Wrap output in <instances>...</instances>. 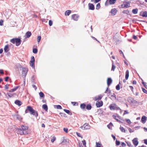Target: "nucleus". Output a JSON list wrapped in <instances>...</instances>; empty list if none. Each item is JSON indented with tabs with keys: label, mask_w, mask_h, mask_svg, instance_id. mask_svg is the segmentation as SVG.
I'll list each match as a JSON object with an SVG mask.
<instances>
[{
	"label": "nucleus",
	"mask_w": 147,
	"mask_h": 147,
	"mask_svg": "<svg viewBox=\"0 0 147 147\" xmlns=\"http://www.w3.org/2000/svg\"><path fill=\"white\" fill-rule=\"evenodd\" d=\"M146 117L145 116H143L142 117L141 122L143 124H144L145 123L146 120Z\"/></svg>",
	"instance_id": "19"
},
{
	"label": "nucleus",
	"mask_w": 147,
	"mask_h": 147,
	"mask_svg": "<svg viewBox=\"0 0 147 147\" xmlns=\"http://www.w3.org/2000/svg\"><path fill=\"white\" fill-rule=\"evenodd\" d=\"M56 106L57 108V109H62V107L60 105H57Z\"/></svg>",
	"instance_id": "53"
},
{
	"label": "nucleus",
	"mask_w": 147,
	"mask_h": 147,
	"mask_svg": "<svg viewBox=\"0 0 147 147\" xmlns=\"http://www.w3.org/2000/svg\"><path fill=\"white\" fill-rule=\"evenodd\" d=\"M129 113V112L127 110H125L124 111V113H123V115H124L126 114H128Z\"/></svg>",
	"instance_id": "56"
},
{
	"label": "nucleus",
	"mask_w": 147,
	"mask_h": 147,
	"mask_svg": "<svg viewBox=\"0 0 147 147\" xmlns=\"http://www.w3.org/2000/svg\"><path fill=\"white\" fill-rule=\"evenodd\" d=\"M126 143L127 144V145L129 147H131V144L129 142H126Z\"/></svg>",
	"instance_id": "50"
},
{
	"label": "nucleus",
	"mask_w": 147,
	"mask_h": 147,
	"mask_svg": "<svg viewBox=\"0 0 147 147\" xmlns=\"http://www.w3.org/2000/svg\"><path fill=\"white\" fill-rule=\"evenodd\" d=\"M63 131L65 132L66 133H67L68 131V129L67 128H64L63 129Z\"/></svg>",
	"instance_id": "54"
},
{
	"label": "nucleus",
	"mask_w": 147,
	"mask_h": 147,
	"mask_svg": "<svg viewBox=\"0 0 147 147\" xmlns=\"http://www.w3.org/2000/svg\"><path fill=\"white\" fill-rule=\"evenodd\" d=\"M109 90H110L109 89V88H108V87L106 89V91L105 92V93H107L108 92H109Z\"/></svg>",
	"instance_id": "61"
},
{
	"label": "nucleus",
	"mask_w": 147,
	"mask_h": 147,
	"mask_svg": "<svg viewBox=\"0 0 147 147\" xmlns=\"http://www.w3.org/2000/svg\"><path fill=\"white\" fill-rule=\"evenodd\" d=\"M37 39L38 42H40L41 39V36H38L37 37Z\"/></svg>",
	"instance_id": "47"
},
{
	"label": "nucleus",
	"mask_w": 147,
	"mask_h": 147,
	"mask_svg": "<svg viewBox=\"0 0 147 147\" xmlns=\"http://www.w3.org/2000/svg\"><path fill=\"white\" fill-rule=\"evenodd\" d=\"M102 96L101 95H98V96H96L95 97L94 100L96 101L97 100H100L102 98Z\"/></svg>",
	"instance_id": "22"
},
{
	"label": "nucleus",
	"mask_w": 147,
	"mask_h": 147,
	"mask_svg": "<svg viewBox=\"0 0 147 147\" xmlns=\"http://www.w3.org/2000/svg\"><path fill=\"white\" fill-rule=\"evenodd\" d=\"M101 144L99 142H96V147H101Z\"/></svg>",
	"instance_id": "41"
},
{
	"label": "nucleus",
	"mask_w": 147,
	"mask_h": 147,
	"mask_svg": "<svg viewBox=\"0 0 147 147\" xmlns=\"http://www.w3.org/2000/svg\"><path fill=\"white\" fill-rule=\"evenodd\" d=\"M113 126V123L111 122H110L109 124L107 125V127L110 129H112V128L111 127V126Z\"/></svg>",
	"instance_id": "31"
},
{
	"label": "nucleus",
	"mask_w": 147,
	"mask_h": 147,
	"mask_svg": "<svg viewBox=\"0 0 147 147\" xmlns=\"http://www.w3.org/2000/svg\"><path fill=\"white\" fill-rule=\"evenodd\" d=\"M122 12L123 13L126 14L127 15H128L129 13V11L128 9L126 10H124Z\"/></svg>",
	"instance_id": "35"
},
{
	"label": "nucleus",
	"mask_w": 147,
	"mask_h": 147,
	"mask_svg": "<svg viewBox=\"0 0 147 147\" xmlns=\"http://www.w3.org/2000/svg\"><path fill=\"white\" fill-rule=\"evenodd\" d=\"M138 9L137 8L134 9L132 10V12L134 14H136L138 13Z\"/></svg>",
	"instance_id": "30"
},
{
	"label": "nucleus",
	"mask_w": 147,
	"mask_h": 147,
	"mask_svg": "<svg viewBox=\"0 0 147 147\" xmlns=\"http://www.w3.org/2000/svg\"><path fill=\"white\" fill-rule=\"evenodd\" d=\"M59 115L61 116V117H64L65 118L67 117L65 113H60Z\"/></svg>",
	"instance_id": "32"
},
{
	"label": "nucleus",
	"mask_w": 147,
	"mask_h": 147,
	"mask_svg": "<svg viewBox=\"0 0 147 147\" xmlns=\"http://www.w3.org/2000/svg\"><path fill=\"white\" fill-rule=\"evenodd\" d=\"M9 51V45H6L4 48V51L5 53Z\"/></svg>",
	"instance_id": "23"
},
{
	"label": "nucleus",
	"mask_w": 147,
	"mask_h": 147,
	"mask_svg": "<svg viewBox=\"0 0 147 147\" xmlns=\"http://www.w3.org/2000/svg\"><path fill=\"white\" fill-rule=\"evenodd\" d=\"M29 112L31 115L35 116L36 117L38 116V112L33 109L32 107L30 106H28L27 107L25 111V113H27Z\"/></svg>",
	"instance_id": "2"
},
{
	"label": "nucleus",
	"mask_w": 147,
	"mask_h": 147,
	"mask_svg": "<svg viewBox=\"0 0 147 147\" xmlns=\"http://www.w3.org/2000/svg\"><path fill=\"white\" fill-rule=\"evenodd\" d=\"M0 74H1L2 75H3L4 74V72L3 69H0Z\"/></svg>",
	"instance_id": "58"
},
{
	"label": "nucleus",
	"mask_w": 147,
	"mask_h": 147,
	"mask_svg": "<svg viewBox=\"0 0 147 147\" xmlns=\"http://www.w3.org/2000/svg\"><path fill=\"white\" fill-rule=\"evenodd\" d=\"M88 7L89 10H93L95 9L94 5L92 3H89L88 4Z\"/></svg>",
	"instance_id": "11"
},
{
	"label": "nucleus",
	"mask_w": 147,
	"mask_h": 147,
	"mask_svg": "<svg viewBox=\"0 0 147 147\" xmlns=\"http://www.w3.org/2000/svg\"><path fill=\"white\" fill-rule=\"evenodd\" d=\"M86 109L88 110H90L92 108V106L90 104H88L86 105Z\"/></svg>",
	"instance_id": "28"
},
{
	"label": "nucleus",
	"mask_w": 147,
	"mask_h": 147,
	"mask_svg": "<svg viewBox=\"0 0 147 147\" xmlns=\"http://www.w3.org/2000/svg\"><path fill=\"white\" fill-rule=\"evenodd\" d=\"M63 111L69 115H72V113L71 111H70L69 110H67L65 109H63Z\"/></svg>",
	"instance_id": "25"
},
{
	"label": "nucleus",
	"mask_w": 147,
	"mask_h": 147,
	"mask_svg": "<svg viewBox=\"0 0 147 147\" xmlns=\"http://www.w3.org/2000/svg\"><path fill=\"white\" fill-rule=\"evenodd\" d=\"M71 13V10H67L65 12V15L66 16H69Z\"/></svg>",
	"instance_id": "29"
},
{
	"label": "nucleus",
	"mask_w": 147,
	"mask_h": 147,
	"mask_svg": "<svg viewBox=\"0 0 147 147\" xmlns=\"http://www.w3.org/2000/svg\"><path fill=\"white\" fill-rule=\"evenodd\" d=\"M129 3L128 2H125L123 3V4L121 5V6L123 8H127L130 7Z\"/></svg>",
	"instance_id": "7"
},
{
	"label": "nucleus",
	"mask_w": 147,
	"mask_h": 147,
	"mask_svg": "<svg viewBox=\"0 0 147 147\" xmlns=\"http://www.w3.org/2000/svg\"><path fill=\"white\" fill-rule=\"evenodd\" d=\"M38 52V50L36 48L33 49V53L34 54H36Z\"/></svg>",
	"instance_id": "39"
},
{
	"label": "nucleus",
	"mask_w": 147,
	"mask_h": 147,
	"mask_svg": "<svg viewBox=\"0 0 147 147\" xmlns=\"http://www.w3.org/2000/svg\"><path fill=\"white\" fill-rule=\"evenodd\" d=\"M21 41V38L19 37L13 38L10 40V42L13 44H15V43L16 45L17 46H18L20 45Z\"/></svg>",
	"instance_id": "3"
},
{
	"label": "nucleus",
	"mask_w": 147,
	"mask_h": 147,
	"mask_svg": "<svg viewBox=\"0 0 147 147\" xmlns=\"http://www.w3.org/2000/svg\"><path fill=\"white\" fill-rule=\"evenodd\" d=\"M117 12V10L115 8H114L111 10L110 13L111 14V15L112 16H114L116 15Z\"/></svg>",
	"instance_id": "14"
},
{
	"label": "nucleus",
	"mask_w": 147,
	"mask_h": 147,
	"mask_svg": "<svg viewBox=\"0 0 147 147\" xmlns=\"http://www.w3.org/2000/svg\"><path fill=\"white\" fill-rule=\"evenodd\" d=\"M31 35L32 33L31 32L29 31H28L26 33V38H29L31 36Z\"/></svg>",
	"instance_id": "20"
},
{
	"label": "nucleus",
	"mask_w": 147,
	"mask_h": 147,
	"mask_svg": "<svg viewBox=\"0 0 147 147\" xmlns=\"http://www.w3.org/2000/svg\"><path fill=\"white\" fill-rule=\"evenodd\" d=\"M4 94H5V96H7V95L10 98L11 97L13 96V95L12 94H9L8 93H4Z\"/></svg>",
	"instance_id": "38"
},
{
	"label": "nucleus",
	"mask_w": 147,
	"mask_h": 147,
	"mask_svg": "<svg viewBox=\"0 0 147 147\" xmlns=\"http://www.w3.org/2000/svg\"><path fill=\"white\" fill-rule=\"evenodd\" d=\"M16 66L17 68L22 67L21 65L19 63L17 64L16 65Z\"/></svg>",
	"instance_id": "57"
},
{
	"label": "nucleus",
	"mask_w": 147,
	"mask_h": 147,
	"mask_svg": "<svg viewBox=\"0 0 147 147\" xmlns=\"http://www.w3.org/2000/svg\"><path fill=\"white\" fill-rule=\"evenodd\" d=\"M9 77L8 76H7L5 78V82H7L8 81V80L9 79Z\"/></svg>",
	"instance_id": "64"
},
{
	"label": "nucleus",
	"mask_w": 147,
	"mask_h": 147,
	"mask_svg": "<svg viewBox=\"0 0 147 147\" xmlns=\"http://www.w3.org/2000/svg\"><path fill=\"white\" fill-rule=\"evenodd\" d=\"M101 0H91V2H94V3H97L100 1Z\"/></svg>",
	"instance_id": "42"
},
{
	"label": "nucleus",
	"mask_w": 147,
	"mask_h": 147,
	"mask_svg": "<svg viewBox=\"0 0 147 147\" xmlns=\"http://www.w3.org/2000/svg\"><path fill=\"white\" fill-rule=\"evenodd\" d=\"M13 117L20 121H22V117L18 114H16L13 115Z\"/></svg>",
	"instance_id": "8"
},
{
	"label": "nucleus",
	"mask_w": 147,
	"mask_h": 147,
	"mask_svg": "<svg viewBox=\"0 0 147 147\" xmlns=\"http://www.w3.org/2000/svg\"><path fill=\"white\" fill-rule=\"evenodd\" d=\"M82 144L85 147H86V140H83L82 141Z\"/></svg>",
	"instance_id": "44"
},
{
	"label": "nucleus",
	"mask_w": 147,
	"mask_h": 147,
	"mask_svg": "<svg viewBox=\"0 0 147 147\" xmlns=\"http://www.w3.org/2000/svg\"><path fill=\"white\" fill-rule=\"evenodd\" d=\"M129 77V71L128 70L126 71L125 72V79L126 80H127Z\"/></svg>",
	"instance_id": "26"
},
{
	"label": "nucleus",
	"mask_w": 147,
	"mask_h": 147,
	"mask_svg": "<svg viewBox=\"0 0 147 147\" xmlns=\"http://www.w3.org/2000/svg\"><path fill=\"white\" fill-rule=\"evenodd\" d=\"M131 102L132 103H133V104H138L139 103V102L136 100H134V99H133L132 100H131Z\"/></svg>",
	"instance_id": "34"
},
{
	"label": "nucleus",
	"mask_w": 147,
	"mask_h": 147,
	"mask_svg": "<svg viewBox=\"0 0 147 147\" xmlns=\"http://www.w3.org/2000/svg\"><path fill=\"white\" fill-rule=\"evenodd\" d=\"M115 144L116 145L118 146L120 144V142L119 141L116 140L115 141Z\"/></svg>",
	"instance_id": "46"
},
{
	"label": "nucleus",
	"mask_w": 147,
	"mask_h": 147,
	"mask_svg": "<svg viewBox=\"0 0 147 147\" xmlns=\"http://www.w3.org/2000/svg\"><path fill=\"white\" fill-rule=\"evenodd\" d=\"M115 110H121V109H120V108L117 105L116 107Z\"/></svg>",
	"instance_id": "62"
},
{
	"label": "nucleus",
	"mask_w": 147,
	"mask_h": 147,
	"mask_svg": "<svg viewBox=\"0 0 147 147\" xmlns=\"http://www.w3.org/2000/svg\"><path fill=\"white\" fill-rule=\"evenodd\" d=\"M3 21L2 20H0V26H2L3 25Z\"/></svg>",
	"instance_id": "59"
},
{
	"label": "nucleus",
	"mask_w": 147,
	"mask_h": 147,
	"mask_svg": "<svg viewBox=\"0 0 147 147\" xmlns=\"http://www.w3.org/2000/svg\"><path fill=\"white\" fill-rule=\"evenodd\" d=\"M9 84H7L5 86L4 88L6 89H7L9 88Z\"/></svg>",
	"instance_id": "49"
},
{
	"label": "nucleus",
	"mask_w": 147,
	"mask_h": 147,
	"mask_svg": "<svg viewBox=\"0 0 147 147\" xmlns=\"http://www.w3.org/2000/svg\"><path fill=\"white\" fill-rule=\"evenodd\" d=\"M112 62H113V63H112V68H111V70L112 71H114L115 69V66L114 65V64L113 61H112Z\"/></svg>",
	"instance_id": "40"
},
{
	"label": "nucleus",
	"mask_w": 147,
	"mask_h": 147,
	"mask_svg": "<svg viewBox=\"0 0 147 147\" xmlns=\"http://www.w3.org/2000/svg\"><path fill=\"white\" fill-rule=\"evenodd\" d=\"M28 127L22 125L21 128L16 129V131L17 134H19L20 135H26L28 133Z\"/></svg>",
	"instance_id": "1"
},
{
	"label": "nucleus",
	"mask_w": 147,
	"mask_h": 147,
	"mask_svg": "<svg viewBox=\"0 0 147 147\" xmlns=\"http://www.w3.org/2000/svg\"><path fill=\"white\" fill-rule=\"evenodd\" d=\"M39 96L41 98H44L45 97V95L42 92H40L39 93Z\"/></svg>",
	"instance_id": "33"
},
{
	"label": "nucleus",
	"mask_w": 147,
	"mask_h": 147,
	"mask_svg": "<svg viewBox=\"0 0 147 147\" xmlns=\"http://www.w3.org/2000/svg\"><path fill=\"white\" fill-rule=\"evenodd\" d=\"M116 89L117 90H119L120 89V86L119 84H118L116 86Z\"/></svg>",
	"instance_id": "45"
},
{
	"label": "nucleus",
	"mask_w": 147,
	"mask_h": 147,
	"mask_svg": "<svg viewBox=\"0 0 147 147\" xmlns=\"http://www.w3.org/2000/svg\"><path fill=\"white\" fill-rule=\"evenodd\" d=\"M142 90L144 92L147 94V90L143 87L142 88Z\"/></svg>",
	"instance_id": "52"
},
{
	"label": "nucleus",
	"mask_w": 147,
	"mask_h": 147,
	"mask_svg": "<svg viewBox=\"0 0 147 147\" xmlns=\"http://www.w3.org/2000/svg\"><path fill=\"white\" fill-rule=\"evenodd\" d=\"M19 87V86H18L15 87L14 88L9 90V92H12L16 91Z\"/></svg>",
	"instance_id": "24"
},
{
	"label": "nucleus",
	"mask_w": 147,
	"mask_h": 147,
	"mask_svg": "<svg viewBox=\"0 0 147 147\" xmlns=\"http://www.w3.org/2000/svg\"><path fill=\"white\" fill-rule=\"evenodd\" d=\"M79 17V16L77 14H74L71 16V19L77 21Z\"/></svg>",
	"instance_id": "9"
},
{
	"label": "nucleus",
	"mask_w": 147,
	"mask_h": 147,
	"mask_svg": "<svg viewBox=\"0 0 147 147\" xmlns=\"http://www.w3.org/2000/svg\"><path fill=\"white\" fill-rule=\"evenodd\" d=\"M103 103L102 101H97L96 103V105L97 107H100L103 105Z\"/></svg>",
	"instance_id": "15"
},
{
	"label": "nucleus",
	"mask_w": 147,
	"mask_h": 147,
	"mask_svg": "<svg viewBox=\"0 0 147 147\" xmlns=\"http://www.w3.org/2000/svg\"><path fill=\"white\" fill-rule=\"evenodd\" d=\"M55 140H56L55 137V136H53L51 138V142L53 143L55 141Z\"/></svg>",
	"instance_id": "43"
},
{
	"label": "nucleus",
	"mask_w": 147,
	"mask_h": 147,
	"mask_svg": "<svg viewBox=\"0 0 147 147\" xmlns=\"http://www.w3.org/2000/svg\"><path fill=\"white\" fill-rule=\"evenodd\" d=\"M138 139L137 138H135L132 140V142L134 145L135 146H137L139 143L138 141L137 140Z\"/></svg>",
	"instance_id": "13"
},
{
	"label": "nucleus",
	"mask_w": 147,
	"mask_h": 147,
	"mask_svg": "<svg viewBox=\"0 0 147 147\" xmlns=\"http://www.w3.org/2000/svg\"><path fill=\"white\" fill-rule=\"evenodd\" d=\"M28 72V69L25 67L22 68V75L23 77L25 78Z\"/></svg>",
	"instance_id": "5"
},
{
	"label": "nucleus",
	"mask_w": 147,
	"mask_h": 147,
	"mask_svg": "<svg viewBox=\"0 0 147 147\" xmlns=\"http://www.w3.org/2000/svg\"><path fill=\"white\" fill-rule=\"evenodd\" d=\"M103 113V111L101 109L99 110V114L102 115V114Z\"/></svg>",
	"instance_id": "63"
},
{
	"label": "nucleus",
	"mask_w": 147,
	"mask_h": 147,
	"mask_svg": "<svg viewBox=\"0 0 147 147\" xmlns=\"http://www.w3.org/2000/svg\"><path fill=\"white\" fill-rule=\"evenodd\" d=\"M139 15L143 17H147V11H141L140 12Z\"/></svg>",
	"instance_id": "10"
},
{
	"label": "nucleus",
	"mask_w": 147,
	"mask_h": 147,
	"mask_svg": "<svg viewBox=\"0 0 147 147\" xmlns=\"http://www.w3.org/2000/svg\"><path fill=\"white\" fill-rule=\"evenodd\" d=\"M86 106V105L85 104L83 103L81 104L80 105V107L83 110H84L85 109V108Z\"/></svg>",
	"instance_id": "21"
},
{
	"label": "nucleus",
	"mask_w": 147,
	"mask_h": 147,
	"mask_svg": "<svg viewBox=\"0 0 147 147\" xmlns=\"http://www.w3.org/2000/svg\"><path fill=\"white\" fill-rule=\"evenodd\" d=\"M119 128L121 132L125 133V130L123 127L121 126Z\"/></svg>",
	"instance_id": "37"
},
{
	"label": "nucleus",
	"mask_w": 147,
	"mask_h": 147,
	"mask_svg": "<svg viewBox=\"0 0 147 147\" xmlns=\"http://www.w3.org/2000/svg\"><path fill=\"white\" fill-rule=\"evenodd\" d=\"M113 80L111 78H108L107 80V84L108 87L110 86Z\"/></svg>",
	"instance_id": "12"
},
{
	"label": "nucleus",
	"mask_w": 147,
	"mask_h": 147,
	"mask_svg": "<svg viewBox=\"0 0 147 147\" xmlns=\"http://www.w3.org/2000/svg\"><path fill=\"white\" fill-rule=\"evenodd\" d=\"M14 103L19 107L22 104V102L18 100H16L14 102Z\"/></svg>",
	"instance_id": "18"
},
{
	"label": "nucleus",
	"mask_w": 147,
	"mask_h": 147,
	"mask_svg": "<svg viewBox=\"0 0 147 147\" xmlns=\"http://www.w3.org/2000/svg\"><path fill=\"white\" fill-rule=\"evenodd\" d=\"M49 25L50 26H51L53 25V22L51 20L49 21Z\"/></svg>",
	"instance_id": "55"
},
{
	"label": "nucleus",
	"mask_w": 147,
	"mask_h": 147,
	"mask_svg": "<svg viewBox=\"0 0 147 147\" xmlns=\"http://www.w3.org/2000/svg\"><path fill=\"white\" fill-rule=\"evenodd\" d=\"M35 60L34 57L32 56L31 57V60L30 62V66H31L32 68H34L35 67Z\"/></svg>",
	"instance_id": "4"
},
{
	"label": "nucleus",
	"mask_w": 147,
	"mask_h": 147,
	"mask_svg": "<svg viewBox=\"0 0 147 147\" xmlns=\"http://www.w3.org/2000/svg\"><path fill=\"white\" fill-rule=\"evenodd\" d=\"M117 105L115 104H111L110 105L109 107L111 110H115L116 107Z\"/></svg>",
	"instance_id": "16"
},
{
	"label": "nucleus",
	"mask_w": 147,
	"mask_h": 147,
	"mask_svg": "<svg viewBox=\"0 0 147 147\" xmlns=\"http://www.w3.org/2000/svg\"><path fill=\"white\" fill-rule=\"evenodd\" d=\"M121 145L123 147H125L126 146V144L123 142H122L121 143Z\"/></svg>",
	"instance_id": "60"
},
{
	"label": "nucleus",
	"mask_w": 147,
	"mask_h": 147,
	"mask_svg": "<svg viewBox=\"0 0 147 147\" xmlns=\"http://www.w3.org/2000/svg\"><path fill=\"white\" fill-rule=\"evenodd\" d=\"M109 1V4L111 5L114 4L116 2V0H107L105 3V5H107V1Z\"/></svg>",
	"instance_id": "17"
},
{
	"label": "nucleus",
	"mask_w": 147,
	"mask_h": 147,
	"mask_svg": "<svg viewBox=\"0 0 147 147\" xmlns=\"http://www.w3.org/2000/svg\"><path fill=\"white\" fill-rule=\"evenodd\" d=\"M42 108L44 109L45 111H48V107L46 104H44L42 106Z\"/></svg>",
	"instance_id": "27"
},
{
	"label": "nucleus",
	"mask_w": 147,
	"mask_h": 147,
	"mask_svg": "<svg viewBox=\"0 0 147 147\" xmlns=\"http://www.w3.org/2000/svg\"><path fill=\"white\" fill-rule=\"evenodd\" d=\"M35 80V78L34 77V76H33L31 78V80L32 81V83H34V81Z\"/></svg>",
	"instance_id": "51"
},
{
	"label": "nucleus",
	"mask_w": 147,
	"mask_h": 147,
	"mask_svg": "<svg viewBox=\"0 0 147 147\" xmlns=\"http://www.w3.org/2000/svg\"><path fill=\"white\" fill-rule=\"evenodd\" d=\"M90 126L88 123H85L83 125L81 126L80 128L83 129H90Z\"/></svg>",
	"instance_id": "6"
},
{
	"label": "nucleus",
	"mask_w": 147,
	"mask_h": 147,
	"mask_svg": "<svg viewBox=\"0 0 147 147\" xmlns=\"http://www.w3.org/2000/svg\"><path fill=\"white\" fill-rule=\"evenodd\" d=\"M125 120L126 122L129 124H130L131 123L130 120L129 119H125Z\"/></svg>",
	"instance_id": "48"
},
{
	"label": "nucleus",
	"mask_w": 147,
	"mask_h": 147,
	"mask_svg": "<svg viewBox=\"0 0 147 147\" xmlns=\"http://www.w3.org/2000/svg\"><path fill=\"white\" fill-rule=\"evenodd\" d=\"M100 7V3H98L96 5V9L98 10L99 9Z\"/></svg>",
	"instance_id": "36"
}]
</instances>
